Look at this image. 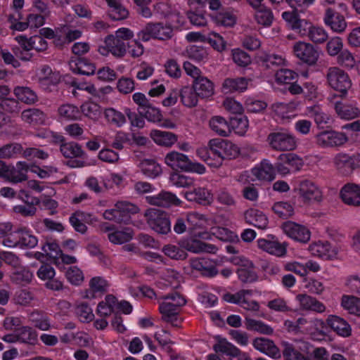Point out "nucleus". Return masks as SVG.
Returning a JSON list of instances; mask_svg holds the SVG:
<instances>
[{"label": "nucleus", "instance_id": "nucleus-7", "mask_svg": "<svg viewBox=\"0 0 360 360\" xmlns=\"http://www.w3.org/2000/svg\"><path fill=\"white\" fill-rule=\"evenodd\" d=\"M295 56L303 63L314 65L316 63L319 53L317 49L309 43L298 41L293 46Z\"/></svg>", "mask_w": 360, "mask_h": 360}, {"label": "nucleus", "instance_id": "nucleus-4", "mask_svg": "<svg viewBox=\"0 0 360 360\" xmlns=\"http://www.w3.org/2000/svg\"><path fill=\"white\" fill-rule=\"evenodd\" d=\"M326 81L330 87L345 96L352 86L349 75L338 67L329 68L326 74Z\"/></svg>", "mask_w": 360, "mask_h": 360}, {"label": "nucleus", "instance_id": "nucleus-38", "mask_svg": "<svg viewBox=\"0 0 360 360\" xmlns=\"http://www.w3.org/2000/svg\"><path fill=\"white\" fill-rule=\"evenodd\" d=\"M81 111L84 116L97 121L101 115V108L99 105L94 102L87 101L81 105Z\"/></svg>", "mask_w": 360, "mask_h": 360}, {"label": "nucleus", "instance_id": "nucleus-35", "mask_svg": "<svg viewBox=\"0 0 360 360\" xmlns=\"http://www.w3.org/2000/svg\"><path fill=\"white\" fill-rule=\"evenodd\" d=\"M278 160L285 162L288 167L290 168V171H299L304 165L302 158L295 153L281 154L278 158Z\"/></svg>", "mask_w": 360, "mask_h": 360}, {"label": "nucleus", "instance_id": "nucleus-47", "mask_svg": "<svg viewBox=\"0 0 360 360\" xmlns=\"http://www.w3.org/2000/svg\"><path fill=\"white\" fill-rule=\"evenodd\" d=\"M162 252L165 255L172 259H185L187 257V253L180 247L174 245L168 244L162 248Z\"/></svg>", "mask_w": 360, "mask_h": 360}, {"label": "nucleus", "instance_id": "nucleus-32", "mask_svg": "<svg viewBox=\"0 0 360 360\" xmlns=\"http://www.w3.org/2000/svg\"><path fill=\"white\" fill-rule=\"evenodd\" d=\"M208 148L210 155H214V162H209V165L214 167H220L222 165L221 139H211L208 143Z\"/></svg>", "mask_w": 360, "mask_h": 360}, {"label": "nucleus", "instance_id": "nucleus-21", "mask_svg": "<svg viewBox=\"0 0 360 360\" xmlns=\"http://www.w3.org/2000/svg\"><path fill=\"white\" fill-rule=\"evenodd\" d=\"M245 221L260 229H265L268 226V219L261 211L255 209H250L245 212Z\"/></svg>", "mask_w": 360, "mask_h": 360}, {"label": "nucleus", "instance_id": "nucleus-13", "mask_svg": "<svg viewBox=\"0 0 360 360\" xmlns=\"http://www.w3.org/2000/svg\"><path fill=\"white\" fill-rule=\"evenodd\" d=\"M252 345L257 350L272 359H278L281 357L279 348L271 340L265 338H256L252 341Z\"/></svg>", "mask_w": 360, "mask_h": 360}, {"label": "nucleus", "instance_id": "nucleus-36", "mask_svg": "<svg viewBox=\"0 0 360 360\" xmlns=\"http://www.w3.org/2000/svg\"><path fill=\"white\" fill-rule=\"evenodd\" d=\"M211 129L221 136H227L231 133V129L227 122L222 117H212L210 121Z\"/></svg>", "mask_w": 360, "mask_h": 360}, {"label": "nucleus", "instance_id": "nucleus-17", "mask_svg": "<svg viewBox=\"0 0 360 360\" xmlns=\"http://www.w3.org/2000/svg\"><path fill=\"white\" fill-rule=\"evenodd\" d=\"M298 192L304 202L312 200L320 201L321 200V191L313 182L309 180H303L300 183Z\"/></svg>", "mask_w": 360, "mask_h": 360}, {"label": "nucleus", "instance_id": "nucleus-33", "mask_svg": "<svg viewBox=\"0 0 360 360\" xmlns=\"http://www.w3.org/2000/svg\"><path fill=\"white\" fill-rule=\"evenodd\" d=\"M74 65H71L74 72L88 76L94 75L96 69L94 63L84 58H79Z\"/></svg>", "mask_w": 360, "mask_h": 360}, {"label": "nucleus", "instance_id": "nucleus-41", "mask_svg": "<svg viewBox=\"0 0 360 360\" xmlns=\"http://www.w3.org/2000/svg\"><path fill=\"white\" fill-rule=\"evenodd\" d=\"M179 96L182 103L187 107L192 108L198 103V94L193 87L184 86L181 89Z\"/></svg>", "mask_w": 360, "mask_h": 360}, {"label": "nucleus", "instance_id": "nucleus-50", "mask_svg": "<svg viewBox=\"0 0 360 360\" xmlns=\"http://www.w3.org/2000/svg\"><path fill=\"white\" fill-rule=\"evenodd\" d=\"M108 239L114 244H122L129 241L133 238V232L129 229L117 231L108 234Z\"/></svg>", "mask_w": 360, "mask_h": 360}, {"label": "nucleus", "instance_id": "nucleus-2", "mask_svg": "<svg viewBox=\"0 0 360 360\" xmlns=\"http://www.w3.org/2000/svg\"><path fill=\"white\" fill-rule=\"evenodd\" d=\"M173 35L172 27L162 22H149L138 33L139 39L148 41L151 38L158 40H167Z\"/></svg>", "mask_w": 360, "mask_h": 360}, {"label": "nucleus", "instance_id": "nucleus-48", "mask_svg": "<svg viewBox=\"0 0 360 360\" xmlns=\"http://www.w3.org/2000/svg\"><path fill=\"white\" fill-rule=\"evenodd\" d=\"M283 356L285 360H307V358L292 344L283 342Z\"/></svg>", "mask_w": 360, "mask_h": 360}, {"label": "nucleus", "instance_id": "nucleus-26", "mask_svg": "<svg viewBox=\"0 0 360 360\" xmlns=\"http://www.w3.org/2000/svg\"><path fill=\"white\" fill-rule=\"evenodd\" d=\"M328 325L338 335L343 337L349 336L351 334V328L349 325L343 319L331 315L327 319Z\"/></svg>", "mask_w": 360, "mask_h": 360}, {"label": "nucleus", "instance_id": "nucleus-62", "mask_svg": "<svg viewBox=\"0 0 360 360\" xmlns=\"http://www.w3.org/2000/svg\"><path fill=\"white\" fill-rule=\"evenodd\" d=\"M339 65L347 68H352L356 64V60L352 53L347 50L342 51L338 56Z\"/></svg>", "mask_w": 360, "mask_h": 360}, {"label": "nucleus", "instance_id": "nucleus-43", "mask_svg": "<svg viewBox=\"0 0 360 360\" xmlns=\"http://www.w3.org/2000/svg\"><path fill=\"white\" fill-rule=\"evenodd\" d=\"M87 217H89L90 215L79 211L72 214L70 217V222L76 231L82 234L86 233L87 226L83 221L86 219Z\"/></svg>", "mask_w": 360, "mask_h": 360}, {"label": "nucleus", "instance_id": "nucleus-53", "mask_svg": "<svg viewBox=\"0 0 360 360\" xmlns=\"http://www.w3.org/2000/svg\"><path fill=\"white\" fill-rule=\"evenodd\" d=\"M258 8L255 15L257 22L264 26L270 25L274 18L271 11L262 6Z\"/></svg>", "mask_w": 360, "mask_h": 360}, {"label": "nucleus", "instance_id": "nucleus-30", "mask_svg": "<svg viewBox=\"0 0 360 360\" xmlns=\"http://www.w3.org/2000/svg\"><path fill=\"white\" fill-rule=\"evenodd\" d=\"M184 248L193 253L208 252L214 253L217 250L215 245L204 243L200 240L193 239L187 241Z\"/></svg>", "mask_w": 360, "mask_h": 360}, {"label": "nucleus", "instance_id": "nucleus-39", "mask_svg": "<svg viewBox=\"0 0 360 360\" xmlns=\"http://www.w3.org/2000/svg\"><path fill=\"white\" fill-rule=\"evenodd\" d=\"M22 119L30 124H41L44 122L45 115L39 109L30 108L22 111Z\"/></svg>", "mask_w": 360, "mask_h": 360}, {"label": "nucleus", "instance_id": "nucleus-24", "mask_svg": "<svg viewBox=\"0 0 360 360\" xmlns=\"http://www.w3.org/2000/svg\"><path fill=\"white\" fill-rule=\"evenodd\" d=\"M258 246L264 251L278 257L283 256L286 253V248L284 245L278 241L269 240L266 239H259L257 240Z\"/></svg>", "mask_w": 360, "mask_h": 360}, {"label": "nucleus", "instance_id": "nucleus-15", "mask_svg": "<svg viewBox=\"0 0 360 360\" xmlns=\"http://www.w3.org/2000/svg\"><path fill=\"white\" fill-rule=\"evenodd\" d=\"M56 139L60 143V151L65 158H80L85 156V152L79 143L74 141L65 142L62 136H58Z\"/></svg>", "mask_w": 360, "mask_h": 360}, {"label": "nucleus", "instance_id": "nucleus-10", "mask_svg": "<svg viewBox=\"0 0 360 360\" xmlns=\"http://www.w3.org/2000/svg\"><path fill=\"white\" fill-rule=\"evenodd\" d=\"M282 17L290 28L300 36H307L309 33L311 26V22L307 20L300 18L296 12H284L282 14Z\"/></svg>", "mask_w": 360, "mask_h": 360}, {"label": "nucleus", "instance_id": "nucleus-28", "mask_svg": "<svg viewBox=\"0 0 360 360\" xmlns=\"http://www.w3.org/2000/svg\"><path fill=\"white\" fill-rule=\"evenodd\" d=\"M335 110L340 117L345 120L354 119L360 115V110L358 108L340 101L335 103Z\"/></svg>", "mask_w": 360, "mask_h": 360}, {"label": "nucleus", "instance_id": "nucleus-52", "mask_svg": "<svg viewBox=\"0 0 360 360\" xmlns=\"http://www.w3.org/2000/svg\"><path fill=\"white\" fill-rule=\"evenodd\" d=\"M20 247L33 248L38 243L37 237L26 229H20Z\"/></svg>", "mask_w": 360, "mask_h": 360}, {"label": "nucleus", "instance_id": "nucleus-61", "mask_svg": "<svg viewBox=\"0 0 360 360\" xmlns=\"http://www.w3.org/2000/svg\"><path fill=\"white\" fill-rule=\"evenodd\" d=\"M30 317L34 327L41 330H47L50 328L51 325L47 316L40 315L39 312H33Z\"/></svg>", "mask_w": 360, "mask_h": 360}, {"label": "nucleus", "instance_id": "nucleus-44", "mask_svg": "<svg viewBox=\"0 0 360 360\" xmlns=\"http://www.w3.org/2000/svg\"><path fill=\"white\" fill-rule=\"evenodd\" d=\"M342 307L350 314L360 316V299L354 296H343L342 298Z\"/></svg>", "mask_w": 360, "mask_h": 360}, {"label": "nucleus", "instance_id": "nucleus-40", "mask_svg": "<svg viewBox=\"0 0 360 360\" xmlns=\"http://www.w3.org/2000/svg\"><path fill=\"white\" fill-rule=\"evenodd\" d=\"M40 203V200L37 198H32L31 202L27 205H20L14 206L13 210L16 214H20L23 217H32L36 214L37 208L35 205Z\"/></svg>", "mask_w": 360, "mask_h": 360}, {"label": "nucleus", "instance_id": "nucleus-55", "mask_svg": "<svg viewBox=\"0 0 360 360\" xmlns=\"http://www.w3.org/2000/svg\"><path fill=\"white\" fill-rule=\"evenodd\" d=\"M330 245L328 242H319L309 246V251L311 254L319 257H329L330 256Z\"/></svg>", "mask_w": 360, "mask_h": 360}, {"label": "nucleus", "instance_id": "nucleus-27", "mask_svg": "<svg viewBox=\"0 0 360 360\" xmlns=\"http://www.w3.org/2000/svg\"><path fill=\"white\" fill-rule=\"evenodd\" d=\"M150 136L157 144L165 147H171L177 141V136L169 131L153 130Z\"/></svg>", "mask_w": 360, "mask_h": 360}, {"label": "nucleus", "instance_id": "nucleus-8", "mask_svg": "<svg viewBox=\"0 0 360 360\" xmlns=\"http://www.w3.org/2000/svg\"><path fill=\"white\" fill-rule=\"evenodd\" d=\"M104 46L98 48L99 53L103 56H107L111 53L116 57H123L126 53V44L113 34L108 35L104 41Z\"/></svg>", "mask_w": 360, "mask_h": 360}, {"label": "nucleus", "instance_id": "nucleus-18", "mask_svg": "<svg viewBox=\"0 0 360 360\" xmlns=\"http://www.w3.org/2000/svg\"><path fill=\"white\" fill-rule=\"evenodd\" d=\"M28 165L25 162H18L16 167L8 165L6 181L13 184L25 181L27 179Z\"/></svg>", "mask_w": 360, "mask_h": 360}, {"label": "nucleus", "instance_id": "nucleus-22", "mask_svg": "<svg viewBox=\"0 0 360 360\" xmlns=\"http://www.w3.org/2000/svg\"><path fill=\"white\" fill-rule=\"evenodd\" d=\"M190 264L193 269L198 271L203 276L213 277L217 274L218 271L211 262L206 259H191Z\"/></svg>", "mask_w": 360, "mask_h": 360}, {"label": "nucleus", "instance_id": "nucleus-46", "mask_svg": "<svg viewBox=\"0 0 360 360\" xmlns=\"http://www.w3.org/2000/svg\"><path fill=\"white\" fill-rule=\"evenodd\" d=\"M223 86L229 91H243L247 89L248 82L244 77L225 79Z\"/></svg>", "mask_w": 360, "mask_h": 360}, {"label": "nucleus", "instance_id": "nucleus-20", "mask_svg": "<svg viewBox=\"0 0 360 360\" xmlns=\"http://www.w3.org/2000/svg\"><path fill=\"white\" fill-rule=\"evenodd\" d=\"M185 198L202 205H209L212 201V195L205 188L198 187L193 191H186Z\"/></svg>", "mask_w": 360, "mask_h": 360}, {"label": "nucleus", "instance_id": "nucleus-57", "mask_svg": "<svg viewBox=\"0 0 360 360\" xmlns=\"http://www.w3.org/2000/svg\"><path fill=\"white\" fill-rule=\"evenodd\" d=\"M141 114L150 122H160L162 120L160 110L153 106L151 103L143 109Z\"/></svg>", "mask_w": 360, "mask_h": 360}, {"label": "nucleus", "instance_id": "nucleus-23", "mask_svg": "<svg viewBox=\"0 0 360 360\" xmlns=\"http://www.w3.org/2000/svg\"><path fill=\"white\" fill-rule=\"evenodd\" d=\"M193 88L198 96L202 98H209L214 94L212 82L204 77L194 79Z\"/></svg>", "mask_w": 360, "mask_h": 360}, {"label": "nucleus", "instance_id": "nucleus-5", "mask_svg": "<svg viewBox=\"0 0 360 360\" xmlns=\"http://www.w3.org/2000/svg\"><path fill=\"white\" fill-rule=\"evenodd\" d=\"M267 141L271 147L276 150H292L296 148L294 136L285 132H272L269 134Z\"/></svg>", "mask_w": 360, "mask_h": 360}, {"label": "nucleus", "instance_id": "nucleus-59", "mask_svg": "<svg viewBox=\"0 0 360 360\" xmlns=\"http://www.w3.org/2000/svg\"><path fill=\"white\" fill-rule=\"evenodd\" d=\"M161 299L163 300L162 303L175 305V308L181 309L183 306L186 303V299L178 292H172L167 295L162 296Z\"/></svg>", "mask_w": 360, "mask_h": 360}, {"label": "nucleus", "instance_id": "nucleus-25", "mask_svg": "<svg viewBox=\"0 0 360 360\" xmlns=\"http://www.w3.org/2000/svg\"><path fill=\"white\" fill-rule=\"evenodd\" d=\"M296 298L299 301L302 309L314 311L319 313L323 312L326 309L325 306L321 302L308 295L300 294L296 296Z\"/></svg>", "mask_w": 360, "mask_h": 360}, {"label": "nucleus", "instance_id": "nucleus-49", "mask_svg": "<svg viewBox=\"0 0 360 360\" xmlns=\"http://www.w3.org/2000/svg\"><path fill=\"white\" fill-rule=\"evenodd\" d=\"M105 116L108 122L120 127L126 122L124 114L114 108H108L105 110Z\"/></svg>", "mask_w": 360, "mask_h": 360}, {"label": "nucleus", "instance_id": "nucleus-9", "mask_svg": "<svg viewBox=\"0 0 360 360\" xmlns=\"http://www.w3.org/2000/svg\"><path fill=\"white\" fill-rule=\"evenodd\" d=\"M316 143L321 147L340 146L348 141L344 133L334 131H324L316 136Z\"/></svg>", "mask_w": 360, "mask_h": 360}, {"label": "nucleus", "instance_id": "nucleus-6", "mask_svg": "<svg viewBox=\"0 0 360 360\" xmlns=\"http://www.w3.org/2000/svg\"><path fill=\"white\" fill-rule=\"evenodd\" d=\"M202 221V215L196 212L190 213L185 217L176 218L173 229L177 234H182L186 231H193L201 226Z\"/></svg>", "mask_w": 360, "mask_h": 360}, {"label": "nucleus", "instance_id": "nucleus-63", "mask_svg": "<svg viewBox=\"0 0 360 360\" xmlns=\"http://www.w3.org/2000/svg\"><path fill=\"white\" fill-rule=\"evenodd\" d=\"M115 207H117L122 217L127 215L130 217V214L137 213L139 210L137 206L126 201L117 202L115 204Z\"/></svg>", "mask_w": 360, "mask_h": 360}, {"label": "nucleus", "instance_id": "nucleus-19", "mask_svg": "<svg viewBox=\"0 0 360 360\" xmlns=\"http://www.w3.org/2000/svg\"><path fill=\"white\" fill-rule=\"evenodd\" d=\"M175 305L161 302L159 306V311L162 315V320L169 323L172 326L179 327L182 320L179 321L178 316L181 309L173 307Z\"/></svg>", "mask_w": 360, "mask_h": 360}, {"label": "nucleus", "instance_id": "nucleus-54", "mask_svg": "<svg viewBox=\"0 0 360 360\" xmlns=\"http://www.w3.org/2000/svg\"><path fill=\"white\" fill-rule=\"evenodd\" d=\"M169 181L176 187L189 188L194 185L193 179L177 173L171 174Z\"/></svg>", "mask_w": 360, "mask_h": 360}, {"label": "nucleus", "instance_id": "nucleus-31", "mask_svg": "<svg viewBox=\"0 0 360 360\" xmlns=\"http://www.w3.org/2000/svg\"><path fill=\"white\" fill-rule=\"evenodd\" d=\"M245 324L248 330L257 331L263 335H269L274 333V329L270 326L248 316L245 318Z\"/></svg>", "mask_w": 360, "mask_h": 360}, {"label": "nucleus", "instance_id": "nucleus-29", "mask_svg": "<svg viewBox=\"0 0 360 360\" xmlns=\"http://www.w3.org/2000/svg\"><path fill=\"white\" fill-rule=\"evenodd\" d=\"M252 173L259 180L271 181L275 178L276 169L268 160H264L259 167L252 170Z\"/></svg>", "mask_w": 360, "mask_h": 360}, {"label": "nucleus", "instance_id": "nucleus-58", "mask_svg": "<svg viewBox=\"0 0 360 360\" xmlns=\"http://www.w3.org/2000/svg\"><path fill=\"white\" fill-rule=\"evenodd\" d=\"M258 60L262 63V65L266 68H270L274 65H278L282 63V58L276 55H271L266 53H261L258 56Z\"/></svg>", "mask_w": 360, "mask_h": 360}, {"label": "nucleus", "instance_id": "nucleus-11", "mask_svg": "<svg viewBox=\"0 0 360 360\" xmlns=\"http://www.w3.org/2000/svg\"><path fill=\"white\" fill-rule=\"evenodd\" d=\"M282 228L286 235L295 240L305 243L310 240V231L302 225L288 221L283 224Z\"/></svg>", "mask_w": 360, "mask_h": 360}, {"label": "nucleus", "instance_id": "nucleus-1", "mask_svg": "<svg viewBox=\"0 0 360 360\" xmlns=\"http://www.w3.org/2000/svg\"><path fill=\"white\" fill-rule=\"evenodd\" d=\"M165 163L173 169H181L185 172H196L203 174L205 172V167L197 162H193L184 154L172 151L167 154L165 158Z\"/></svg>", "mask_w": 360, "mask_h": 360}, {"label": "nucleus", "instance_id": "nucleus-42", "mask_svg": "<svg viewBox=\"0 0 360 360\" xmlns=\"http://www.w3.org/2000/svg\"><path fill=\"white\" fill-rule=\"evenodd\" d=\"M221 158L224 160H231L236 158L240 153L238 147L233 143L221 139Z\"/></svg>", "mask_w": 360, "mask_h": 360}, {"label": "nucleus", "instance_id": "nucleus-14", "mask_svg": "<svg viewBox=\"0 0 360 360\" xmlns=\"http://www.w3.org/2000/svg\"><path fill=\"white\" fill-rule=\"evenodd\" d=\"M323 21L326 25L336 32H342L347 27L345 17L330 8L326 10Z\"/></svg>", "mask_w": 360, "mask_h": 360}, {"label": "nucleus", "instance_id": "nucleus-34", "mask_svg": "<svg viewBox=\"0 0 360 360\" xmlns=\"http://www.w3.org/2000/svg\"><path fill=\"white\" fill-rule=\"evenodd\" d=\"M13 92L18 101L26 104H33L37 101L35 92L28 87L17 86Z\"/></svg>", "mask_w": 360, "mask_h": 360}, {"label": "nucleus", "instance_id": "nucleus-60", "mask_svg": "<svg viewBox=\"0 0 360 360\" xmlns=\"http://www.w3.org/2000/svg\"><path fill=\"white\" fill-rule=\"evenodd\" d=\"M22 147L18 143H11L0 148V158H10L14 155L20 153Z\"/></svg>", "mask_w": 360, "mask_h": 360}, {"label": "nucleus", "instance_id": "nucleus-51", "mask_svg": "<svg viewBox=\"0 0 360 360\" xmlns=\"http://www.w3.org/2000/svg\"><path fill=\"white\" fill-rule=\"evenodd\" d=\"M141 169L146 176L155 178L161 173L160 166L153 160H146L141 162Z\"/></svg>", "mask_w": 360, "mask_h": 360}, {"label": "nucleus", "instance_id": "nucleus-45", "mask_svg": "<svg viewBox=\"0 0 360 360\" xmlns=\"http://www.w3.org/2000/svg\"><path fill=\"white\" fill-rule=\"evenodd\" d=\"M272 210L276 214L283 219L289 218L294 214L293 207L286 202H276L272 207Z\"/></svg>", "mask_w": 360, "mask_h": 360}, {"label": "nucleus", "instance_id": "nucleus-64", "mask_svg": "<svg viewBox=\"0 0 360 360\" xmlns=\"http://www.w3.org/2000/svg\"><path fill=\"white\" fill-rule=\"evenodd\" d=\"M309 38L315 43H323L327 38L328 35L325 30L320 27L311 26L307 35Z\"/></svg>", "mask_w": 360, "mask_h": 360}, {"label": "nucleus", "instance_id": "nucleus-56", "mask_svg": "<svg viewBox=\"0 0 360 360\" xmlns=\"http://www.w3.org/2000/svg\"><path fill=\"white\" fill-rule=\"evenodd\" d=\"M108 15L115 20H121L127 18L128 11L123 6L120 1L110 7Z\"/></svg>", "mask_w": 360, "mask_h": 360}, {"label": "nucleus", "instance_id": "nucleus-37", "mask_svg": "<svg viewBox=\"0 0 360 360\" xmlns=\"http://www.w3.org/2000/svg\"><path fill=\"white\" fill-rule=\"evenodd\" d=\"M17 336L18 341L26 344L34 345L37 340V332L29 326H22L18 328Z\"/></svg>", "mask_w": 360, "mask_h": 360}, {"label": "nucleus", "instance_id": "nucleus-16", "mask_svg": "<svg viewBox=\"0 0 360 360\" xmlns=\"http://www.w3.org/2000/svg\"><path fill=\"white\" fill-rule=\"evenodd\" d=\"M336 169L344 176L350 175L356 168L354 159L348 154L340 153L333 158Z\"/></svg>", "mask_w": 360, "mask_h": 360}, {"label": "nucleus", "instance_id": "nucleus-12", "mask_svg": "<svg viewBox=\"0 0 360 360\" xmlns=\"http://www.w3.org/2000/svg\"><path fill=\"white\" fill-rule=\"evenodd\" d=\"M340 197L343 202L353 207H360V186L348 183L340 191Z\"/></svg>", "mask_w": 360, "mask_h": 360}, {"label": "nucleus", "instance_id": "nucleus-3", "mask_svg": "<svg viewBox=\"0 0 360 360\" xmlns=\"http://www.w3.org/2000/svg\"><path fill=\"white\" fill-rule=\"evenodd\" d=\"M144 217L148 226L160 234H167L171 231L170 220L163 210L150 208L146 210Z\"/></svg>", "mask_w": 360, "mask_h": 360}]
</instances>
